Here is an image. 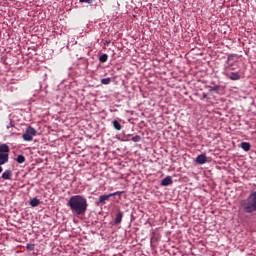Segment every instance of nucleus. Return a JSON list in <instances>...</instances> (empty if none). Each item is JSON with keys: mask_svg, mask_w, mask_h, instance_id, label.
<instances>
[{"mask_svg": "<svg viewBox=\"0 0 256 256\" xmlns=\"http://www.w3.org/2000/svg\"><path fill=\"white\" fill-rule=\"evenodd\" d=\"M67 205L75 215H85V213H87V207H89V204H87V198L81 195H74L70 197Z\"/></svg>", "mask_w": 256, "mask_h": 256, "instance_id": "nucleus-1", "label": "nucleus"}, {"mask_svg": "<svg viewBox=\"0 0 256 256\" xmlns=\"http://www.w3.org/2000/svg\"><path fill=\"white\" fill-rule=\"evenodd\" d=\"M240 206L244 213H255L256 212V191H251L247 198L240 201Z\"/></svg>", "mask_w": 256, "mask_h": 256, "instance_id": "nucleus-2", "label": "nucleus"}, {"mask_svg": "<svg viewBox=\"0 0 256 256\" xmlns=\"http://www.w3.org/2000/svg\"><path fill=\"white\" fill-rule=\"evenodd\" d=\"M237 61H239V56L236 54L228 55L223 71H237L239 69Z\"/></svg>", "mask_w": 256, "mask_h": 256, "instance_id": "nucleus-3", "label": "nucleus"}, {"mask_svg": "<svg viewBox=\"0 0 256 256\" xmlns=\"http://www.w3.org/2000/svg\"><path fill=\"white\" fill-rule=\"evenodd\" d=\"M234 70H228V71H223V75L230 79L231 81H239L243 77V74L241 71H235Z\"/></svg>", "mask_w": 256, "mask_h": 256, "instance_id": "nucleus-4", "label": "nucleus"}, {"mask_svg": "<svg viewBox=\"0 0 256 256\" xmlns=\"http://www.w3.org/2000/svg\"><path fill=\"white\" fill-rule=\"evenodd\" d=\"M35 135H37V130L29 126L26 128L24 134L22 135V139L24 141H31L35 137Z\"/></svg>", "mask_w": 256, "mask_h": 256, "instance_id": "nucleus-5", "label": "nucleus"}, {"mask_svg": "<svg viewBox=\"0 0 256 256\" xmlns=\"http://www.w3.org/2000/svg\"><path fill=\"white\" fill-rule=\"evenodd\" d=\"M169 185H173V178L171 176H166L161 180V186L169 187Z\"/></svg>", "mask_w": 256, "mask_h": 256, "instance_id": "nucleus-6", "label": "nucleus"}, {"mask_svg": "<svg viewBox=\"0 0 256 256\" xmlns=\"http://www.w3.org/2000/svg\"><path fill=\"white\" fill-rule=\"evenodd\" d=\"M196 163H198V165H205V163H207V155L205 154H200L196 157Z\"/></svg>", "mask_w": 256, "mask_h": 256, "instance_id": "nucleus-7", "label": "nucleus"}, {"mask_svg": "<svg viewBox=\"0 0 256 256\" xmlns=\"http://www.w3.org/2000/svg\"><path fill=\"white\" fill-rule=\"evenodd\" d=\"M9 151H11V149L9 148V145L0 144V154L9 155Z\"/></svg>", "mask_w": 256, "mask_h": 256, "instance_id": "nucleus-8", "label": "nucleus"}, {"mask_svg": "<svg viewBox=\"0 0 256 256\" xmlns=\"http://www.w3.org/2000/svg\"><path fill=\"white\" fill-rule=\"evenodd\" d=\"M2 179H4L5 181H9V179H11V177H13V172L11 170H5L2 173Z\"/></svg>", "mask_w": 256, "mask_h": 256, "instance_id": "nucleus-9", "label": "nucleus"}, {"mask_svg": "<svg viewBox=\"0 0 256 256\" xmlns=\"http://www.w3.org/2000/svg\"><path fill=\"white\" fill-rule=\"evenodd\" d=\"M111 197H112L111 194L101 195V196H99L98 201L101 205H105V202L109 201V199H111Z\"/></svg>", "mask_w": 256, "mask_h": 256, "instance_id": "nucleus-10", "label": "nucleus"}, {"mask_svg": "<svg viewBox=\"0 0 256 256\" xmlns=\"http://www.w3.org/2000/svg\"><path fill=\"white\" fill-rule=\"evenodd\" d=\"M121 221H123V212L119 211L114 219V225H120Z\"/></svg>", "mask_w": 256, "mask_h": 256, "instance_id": "nucleus-11", "label": "nucleus"}, {"mask_svg": "<svg viewBox=\"0 0 256 256\" xmlns=\"http://www.w3.org/2000/svg\"><path fill=\"white\" fill-rule=\"evenodd\" d=\"M9 163V154H0V165H5Z\"/></svg>", "mask_w": 256, "mask_h": 256, "instance_id": "nucleus-12", "label": "nucleus"}, {"mask_svg": "<svg viewBox=\"0 0 256 256\" xmlns=\"http://www.w3.org/2000/svg\"><path fill=\"white\" fill-rule=\"evenodd\" d=\"M240 147L241 149H243V151H246V152L251 151V144L249 142H242L240 144Z\"/></svg>", "mask_w": 256, "mask_h": 256, "instance_id": "nucleus-13", "label": "nucleus"}, {"mask_svg": "<svg viewBox=\"0 0 256 256\" xmlns=\"http://www.w3.org/2000/svg\"><path fill=\"white\" fill-rule=\"evenodd\" d=\"M112 125L114 127V129H116V131H121V129H123V126H121V123H119V121L114 120L112 122Z\"/></svg>", "mask_w": 256, "mask_h": 256, "instance_id": "nucleus-14", "label": "nucleus"}, {"mask_svg": "<svg viewBox=\"0 0 256 256\" xmlns=\"http://www.w3.org/2000/svg\"><path fill=\"white\" fill-rule=\"evenodd\" d=\"M39 203H41V201L39 200V198H33V199L30 201L31 207H38Z\"/></svg>", "mask_w": 256, "mask_h": 256, "instance_id": "nucleus-15", "label": "nucleus"}, {"mask_svg": "<svg viewBox=\"0 0 256 256\" xmlns=\"http://www.w3.org/2000/svg\"><path fill=\"white\" fill-rule=\"evenodd\" d=\"M109 56H107V54H102L99 58V60L101 61V63H106L107 59Z\"/></svg>", "mask_w": 256, "mask_h": 256, "instance_id": "nucleus-16", "label": "nucleus"}, {"mask_svg": "<svg viewBox=\"0 0 256 256\" xmlns=\"http://www.w3.org/2000/svg\"><path fill=\"white\" fill-rule=\"evenodd\" d=\"M16 161H17V163H25V156L18 155Z\"/></svg>", "mask_w": 256, "mask_h": 256, "instance_id": "nucleus-17", "label": "nucleus"}, {"mask_svg": "<svg viewBox=\"0 0 256 256\" xmlns=\"http://www.w3.org/2000/svg\"><path fill=\"white\" fill-rule=\"evenodd\" d=\"M101 83L102 85H109V83H111V78H103Z\"/></svg>", "mask_w": 256, "mask_h": 256, "instance_id": "nucleus-18", "label": "nucleus"}, {"mask_svg": "<svg viewBox=\"0 0 256 256\" xmlns=\"http://www.w3.org/2000/svg\"><path fill=\"white\" fill-rule=\"evenodd\" d=\"M131 141H133L134 143H139V141H141V136L139 135L133 136Z\"/></svg>", "mask_w": 256, "mask_h": 256, "instance_id": "nucleus-19", "label": "nucleus"}, {"mask_svg": "<svg viewBox=\"0 0 256 256\" xmlns=\"http://www.w3.org/2000/svg\"><path fill=\"white\" fill-rule=\"evenodd\" d=\"M26 249H27V251H34L35 250V244H27Z\"/></svg>", "mask_w": 256, "mask_h": 256, "instance_id": "nucleus-20", "label": "nucleus"}, {"mask_svg": "<svg viewBox=\"0 0 256 256\" xmlns=\"http://www.w3.org/2000/svg\"><path fill=\"white\" fill-rule=\"evenodd\" d=\"M111 197H115L117 195H123V191H116V192H113V193H110Z\"/></svg>", "mask_w": 256, "mask_h": 256, "instance_id": "nucleus-21", "label": "nucleus"}, {"mask_svg": "<svg viewBox=\"0 0 256 256\" xmlns=\"http://www.w3.org/2000/svg\"><path fill=\"white\" fill-rule=\"evenodd\" d=\"M93 0H80V3H88L91 4Z\"/></svg>", "mask_w": 256, "mask_h": 256, "instance_id": "nucleus-22", "label": "nucleus"}, {"mask_svg": "<svg viewBox=\"0 0 256 256\" xmlns=\"http://www.w3.org/2000/svg\"><path fill=\"white\" fill-rule=\"evenodd\" d=\"M11 127H13V122L10 121L9 124L6 126V129H11Z\"/></svg>", "mask_w": 256, "mask_h": 256, "instance_id": "nucleus-23", "label": "nucleus"}, {"mask_svg": "<svg viewBox=\"0 0 256 256\" xmlns=\"http://www.w3.org/2000/svg\"><path fill=\"white\" fill-rule=\"evenodd\" d=\"M217 89H219V86H215V87L211 88L210 91H217Z\"/></svg>", "mask_w": 256, "mask_h": 256, "instance_id": "nucleus-24", "label": "nucleus"}, {"mask_svg": "<svg viewBox=\"0 0 256 256\" xmlns=\"http://www.w3.org/2000/svg\"><path fill=\"white\" fill-rule=\"evenodd\" d=\"M202 97H203V99H207V94L203 93Z\"/></svg>", "mask_w": 256, "mask_h": 256, "instance_id": "nucleus-25", "label": "nucleus"}, {"mask_svg": "<svg viewBox=\"0 0 256 256\" xmlns=\"http://www.w3.org/2000/svg\"><path fill=\"white\" fill-rule=\"evenodd\" d=\"M0 173H3V167L0 166Z\"/></svg>", "mask_w": 256, "mask_h": 256, "instance_id": "nucleus-26", "label": "nucleus"}]
</instances>
